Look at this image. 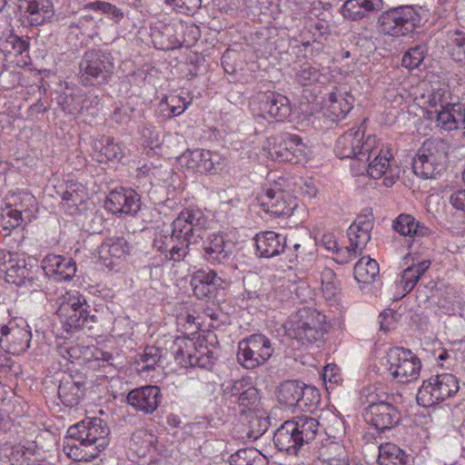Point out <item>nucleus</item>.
<instances>
[{
  "label": "nucleus",
  "instance_id": "49",
  "mask_svg": "<svg viewBox=\"0 0 465 465\" xmlns=\"http://www.w3.org/2000/svg\"><path fill=\"white\" fill-rule=\"evenodd\" d=\"M29 48V43L15 35L0 39V50L5 54H22Z\"/></svg>",
  "mask_w": 465,
  "mask_h": 465
},
{
  "label": "nucleus",
  "instance_id": "60",
  "mask_svg": "<svg viewBox=\"0 0 465 465\" xmlns=\"http://www.w3.org/2000/svg\"><path fill=\"white\" fill-rule=\"evenodd\" d=\"M167 104L173 115H180L191 104V100L187 101L182 95H170Z\"/></svg>",
  "mask_w": 465,
  "mask_h": 465
},
{
  "label": "nucleus",
  "instance_id": "3",
  "mask_svg": "<svg viewBox=\"0 0 465 465\" xmlns=\"http://www.w3.org/2000/svg\"><path fill=\"white\" fill-rule=\"evenodd\" d=\"M324 315L310 308L300 309L286 323L289 337L302 345H309L323 338L325 333Z\"/></svg>",
  "mask_w": 465,
  "mask_h": 465
},
{
  "label": "nucleus",
  "instance_id": "57",
  "mask_svg": "<svg viewBox=\"0 0 465 465\" xmlns=\"http://www.w3.org/2000/svg\"><path fill=\"white\" fill-rule=\"evenodd\" d=\"M423 50L420 46L411 48L402 57V66L413 69L418 67L423 61Z\"/></svg>",
  "mask_w": 465,
  "mask_h": 465
},
{
  "label": "nucleus",
  "instance_id": "27",
  "mask_svg": "<svg viewBox=\"0 0 465 465\" xmlns=\"http://www.w3.org/2000/svg\"><path fill=\"white\" fill-rule=\"evenodd\" d=\"M255 245L260 257L271 258L283 252L285 238L274 232L267 231L255 236Z\"/></svg>",
  "mask_w": 465,
  "mask_h": 465
},
{
  "label": "nucleus",
  "instance_id": "16",
  "mask_svg": "<svg viewBox=\"0 0 465 465\" xmlns=\"http://www.w3.org/2000/svg\"><path fill=\"white\" fill-rule=\"evenodd\" d=\"M0 334V345L6 346L12 354L23 353L30 346L31 332L25 328L19 327L13 321L1 327Z\"/></svg>",
  "mask_w": 465,
  "mask_h": 465
},
{
  "label": "nucleus",
  "instance_id": "63",
  "mask_svg": "<svg viewBox=\"0 0 465 465\" xmlns=\"http://www.w3.org/2000/svg\"><path fill=\"white\" fill-rule=\"evenodd\" d=\"M250 424L252 427L251 437L257 439L267 430L269 422L265 418L254 416L250 420Z\"/></svg>",
  "mask_w": 465,
  "mask_h": 465
},
{
  "label": "nucleus",
  "instance_id": "1",
  "mask_svg": "<svg viewBox=\"0 0 465 465\" xmlns=\"http://www.w3.org/2000/svg\"><path fill=\"white\" fill-rule=\"evenodd\" d=\"M211 221L200 209H185L172 223L171 234L160 232L153 246L169 258L179 262L185 257L190 244L203 240Z\"/></svg>",
  "mask_w": 465,
  "mask_h": 465
},
{
  "label": "nucleus",
  "instance_id": "54",
  "mask_svg": "<svg viewBox=\"0 0 465 465\" xmlns=\"http://www.w3.org/2000/svg\"><path fill=\"white\" fill-rule=\"evenodd\" d=\"M329 111L335 117H344L352 108V104L344 99L341 94L331 93L329 94Z\"/></svg>",
  "mask_w": 465,
  "mask_h": 465
},
{
  "label": "nucleus",
  "instance_id": "12",
  "mask_svg": "<svg viewBox=\"0 0 465 465\" xmlns=\"http://www.w3.org/2000/svg\"><path fill=\"white\" fill-rule=\"evenodd\" d=\"M259 116L270 121H284L291 114L289 99L278 93L266 92L256 97Z\"/></svg>",
  "mask_w": 465,
  "mask_h": 465
},
{
  "label": "nucleus",
  "instance_id": "47",
  "mask_svg": "<svg viewBox=\"0 0 465 465\" xmlns=\"http://www.w3.org/2000/svg\"><path fill=\"white\" fill-rule=\"evenodd\" d=\"M459 382L450 373L438 374V401L453 396L459 391Z\"/></svg>",
  "mask_w": 465,
  "mask_h": 465
},
{
  "label": "nucleus",
  "instance_id": "48",
  "mask_svg": "<svg viewBox=\"0 0 465 465\" xmlns=\"http://www.w3.org/2000/svg\"><path fill=\"white\" fill-rule=\"evenodd\" d=\"M322 291L326 300L335 299L340 292L336 274L333 270L325 268L321 274Z\"/></svg>",
  "mask_w": 465,
  "mask_h": 465
},
{
  "label": "nucleus",
  "instance_id": "53",
  "mask_svg": "<svg viewBox=\"0 0 465 465\" xmlns=\"http://www.w3.org/2000/svg\"><path fill=\"white\" fill-rule=\"evenodd\" d=\"M419 279V272L414 268L411 266L406 268L401 272L400 279L396 281L397 288L401 289L399 298L409 293L414 288Z\"/></svg>",
  "mask_w": 465,
  "mask_h": 465
},
{
  "label": "nucleus",
  "instance_id": "44",
  "mask_svg": "<svg viewBox=\"0 0 465 465\" xmlns=\"http://www.w3.org/2000/svg\"><path fill=\"white\" fill-rule=\"evenodd\" d=\"M76 185H70L62 195V205L71 214L78 210V206L84 202V190Z\"/></svg>",
  "mask_w": 465,
  "mask_h": 465
},
{
  "label": "nucleus",
  "instance_id": "30",
  "mask_svg": "<svg viewBox=\"0 0 465 465\" xmlns=\"http://www.w3.org/2000/svg\"><path fill=\"white\" fill-rule=\"evenodd\" d=\"M373 227L372 219L367 215H360L350 225L347 233L350 242L355 248L363 249L371 240V232Z\"/></svg>",
  "mask_w": 465,
  "mask_h": 465
},
{
  "label": "nucleus",
  "instance_id": "15",
  "mask_svg": "<svg viewBox=\"0 0 465 465\" xmlns=\"http://www.w3.org/2000/svg\"><path fill=\"white\" fill-rule=\"evenodd\" d=\"M365 143V128L362 125L353 126L338 138L335 152L340 158L354 157L360 162Z\"/></svg>",
  "mask_w": 465,
  "mask_h": 465
},
{
  "label": "nucleus",
  "instance_id": "26",
  "mask_svg": "<svg viewBox=\"0 0 465 465\" xmlns=\"http://www.w3.org/2000/svg\"><path fill=\"white\" fill-rule=\"evenodd\" d=\"M223 280L212 271L199 270L191 279V286L194 295L199 299L212 296L217 286H221Z\"/></svg>",
  "mask_w": 465,
  "mask_h": 465
},
{
  "label": "nucleus",
  "instance_id": "10",
  "mask_svg": "<svg viewBox=\"0 0 465 465\" xmlns=\"http://www.w3.org/2000/svg\"><path fill=\"white\" fill-rule=\"evenodd\" d=\"M274 349L271 340L262 334H252L238 343V362L245 369L252 370L264 364Z\"/></svg>",
  "mask_w": 465,
  "mask_h": 465
},
{
  "label": "nucleus",
  "instance_id": "7",
  "mask_svg": "<svg viewBox=\"0 0 465 465\" xmlns=\"http://www.w3.org/2000/svg\"><path fill=\"white\" fill-rule=\"evenodd\" d=\"M375 388H368L363 391L368 407L365 409L364 419L366 422L378 430L391 429L400 420V413L391 403L385 401L382 398L385 394L375 393Z\"/></svg>",
  "mask_w": 465,
  "mask_h": 465
},
{
  "label": "nucleus",
  "instance_id": "4",
  "mask_svg": "<svg viewBox=\"0 0 465 465\" xmlns=\"http://www.w3.org/2000/svg\"><path fill=\"white\" fill-rule=\"evenodd\" d=\"M114 70L112 54L102 49H88L79 63V77L84 85L103 84Z\"/></svg>",
  "mask_w": 465,
  "mask_h": 465
},
{
  "label": "nucleus",
  "instance_id": "18",
  "mask_svg": "<svg viewBox=\"0 0 465 465\" xmlns=\"http://www.w3.org/2000/svg\"><path fill=\"white\" fill-rule=\"evenodd\" d=\"M162 400L161 390L157 386L148 385L132 390L127 395V402L134 410L144 414H152Z\"/></svg>",
  "mask_w": 465,
  "mask_h": 465
},
{
  "label": "nucleus",
  "instance_id": "55",
  "mask_svg": "<svg viewBox=\"0 0 465 465\" xmlns=\"http://www.w3.org/2000/svg\"><path fill=\"white\" fill-rule=\"evenodd\" d=\"M174 346L175 350L173 353L175 360L184 366L188 365V353H192L188 351V349L194 347L193 341L187 340L185 338H178L174 341Z\"/></svg>",
  "mask_w": 465,
  "mask_h": 465
},
{
  "label": "nucleus",
  "instance_id": "20",
  "mask_svg": "<svg viewBox=\"0 0 465 465\" xmlns=\"http://www.w3.org/2000/svg\"><path fill=\"white\" fill-rule=\"evenodd\" d=\"M85 377L82 374L64 376L58 387V396L64 405L74 407L79 404L86 391Z\"/></svg>",
  "mask_w": 465,
  "mask_h": 465
},
{
  "label": "nucleus",
  "instance_id": "8",
  "mask_svg": "<svg viewBox=\"0 0 465 465\" xmlns=\"http://www.w3.org/2000/svg\"><path fill=\"white\" fill-rule=\"evenodd\" d=\"M419 23L416 11L411 6H399L383 12L378 18L381 34L400 37L412 33Z\"/></svg>",
  "mask_w": 465,
  "mask_h": 465
},
{
  "label": "nucleus",
  "instance_id": "17",
  "mask_svg": "<svg viewBox=\"0 0 465 465\" xmlns=\"http://www.w3.org/2000/svg\"><path fill=\"white\" fill-rule=\"evenodd\" d=\"M131 250V244L124 237H111L101 244L98 254L104 265L113 270L115 265L125 260Z\"/></svg>",
  "mask_w": 465,
  "mask_h": 465
},
{
  "label": "nucleus",
  "instance_id": "58",
  "mask_svg": "<svg viewBox=\"0 0 465 465\" xmlns=\"http://www.w3.org/2000/svg\"><path fill=\"white\" fill-rule=\"evenodd\" d=\"M180 13L193 14L201 7L202 0H166Z\"/></svg>",
  "mask_w": 465,
  "mask_h": 465
},
{
  "label": "nucleus",
  "instance_id": "50",
  "mask_svg": "<svg viewBox=\"0 0 465 465\" xmlns=\"http://www.w3.org/2000/svg\"><path fill=\"white\" fill-rule=\"evenodd\" d=\"M78 443L68 444L65 449L67 450V455L77 461H90L95 459L98 454L94 452L92 447H86L82 441Z\"/></svg>",
  "mask_w": 465,
  "mask_h": 465
},
{
  "label": "nucleus",
  "instance_id": "38",
  "mask_svg": "<svg viewBox=\"0 0 465 465\" xmlns=\"http://www.w3.org/2000/svg\"><path fill=\"white\" fill-rule=\"evenodd\" d=\"M36 200L35 196L27 192L20 193L14 199L15 208H9V213L26 221H29L35 208Z\"/></svg>",
  "mask_w": 465,
  "mask_h": 465
},
{
  "label": "nucleus",
  "instance_id": "9",
  "mask_svg": "<svg viewBox=\"0 0 465 465\" xmlns=\"http://www.w3.org/2000/svg\"><path fill=\"white\" fill-rule=\"evenodd\" d=\"M109 433L106 422L98 417L87 418L67 430L68 438L92 447L97 454L107 447Z\"/></svg>",
  "mask_w": 465,
  "mask_h": 465
},
{
  "label": "nucleus",
  "instance_id": "21",
  "mask_svg": "<svg viewBox=\"0 0 465 465\" xmlns=\"http://www.w3.org/2000/svg\"><path fill=\"white\" fill-rule=\"evenodd\" d=\"M413 171L423 179H433L436 172V140H426L413 160Z\"/></svg>",
  "mask_w": 465,
  "mask_h": 465
},
{
  "label": "nucleus",
  "instance_id": "6",
  "mask_svg": "<svg viewBox=\"0 0 465 465\" xmlns=\"http://www.w3.org/2000/svg\"><path fill=\"white\" fill-rule=\"evenodd\" d=\"M438 104L441 107L438 111V128L452 131L465 124V109L459 95L454 94L449 84L441 81H438Z\"/></svg>",
  "mask_w": 465,
  "mask_h": 465
},
{
  "label": "nucleus",
  "instance_id": "64",
  "mask_svg": "<svg viewBox=\"0 0 465 465\" xmlns=\"http://www.w3.org/2000/svg\"><path fill=\"white\" fill-rule=\"evenodd\" d=\"M450 204L465 213V189L452 191L448 196Z\"/></svg>",
  "mask_w": 465,
  "mask_h": 465
},
{
  "label": "nucleus",
  "instance_id": "46",
  "mask_svg": "<svg viewBox=\"0 0 465 465\" xmlns=\"http://www.w3.org/2000/svg\"><path fill=\"white\" fill-rule=\"evenodd\" d=\"M193 353H188V365L192 367H200L210 369L214 364V356L207 347L200 346L194 348Z\"/></svg>",
  "mask_w": 465,
  "mask_h": 465
},
{
  "label": "nucleus",
  "instance_id": "39",
  "mask_svg": "<svg viewBox=\"0 0 465 465\" xmlns=\"http://www.w3.org/2000/svg\"><path fill=\"white\" fill-rule=\"evenodd\" d=\"M378 462L380 465H406L408 457L397 445L388 442L379 447Z\"/></svg>",
  "mask_w": 465,
  "mask_h": 465
},
{
  "label": "nucleus",
  "instance_id": "5",
  "mask_svg": "<svg viewBox=\"0 0 465 465\" xmlns=\"http://www.w3.org/2000/svg\"><path fill=\"white\" fill-rule=\"evenodd\" d=\"M386 370L391 380L407 384L416 381L421 368L420 359L409 349L391 348L385 357Z\"/></svg>",
  "mask_w": 465,
  "mask_h": 465
},
{
  "label": "nucleus",
  "instance_id": "33",
  "mask_svg": "<svg viewBox=\"0 0 465 465\" xmlns=\"http://www.w3.org/2000/svg\"><path fill=\"white\" fill-rule=\"evenodd\" d=\"M296 433H298L299 445L301 450L310 447L316 439L319 432V421L311 416H297L292 418Z\"/></svg>",
  "mask_w": 465,
  "mask_h": 465
},
{
  "label": "nucleus",
  "instance_id": "14",
  "mask_svg": "<svg viewBox=\"0 0 465 465\" xmlns=\"http://www.w3.org/2000/svg\"><path fill=\"white\" fill-rule=\"evenodd\" d=\"M104 206L112 213L135 214L140 210V197L132 189H115L108 194Z\"/></svg>",
  "mask_w": 465,
  "mask_h": 465
},
{
  "label": "nucleus",
  "instance_id": "24",
  "mask_svg": "<svg viewBox=\"0 0 465 465\" xmlns=\"http://www.w3.org/2000/svg\"><path fill=\"white\" fill-rule=\"evenodd\" d=\"M293 419L284 421L274 432L273 442L276 448L288 455L298 456L302 451L298 433L295 432Z\"/></svg>",
  "mask_w": 465,
  "mask_h": 465
},
{
  "label": "nucleus",
  "instance_id": "23",
  "mask_svg": "<svg viewBox=\"0 0 465 465\" xmlns=\"http://www.w3.org/2000/svg\"><path fill=\"white\" fill-rule=\"evenodd\" d=\"M42 268L47 276L58 282L70 280L76 272L75 263L71 259L56 254L46 255L42 261Z\"/></svg>",
  "mask_w": 465,
  "mask_h": 465
},
{
  "label": "nucleus",
  "instance_id": "31",
  "mask_svg": "<svg viewBox=\"0 0 465 465\" xmlns=\"http://www.w3.org/2000/svg\"><path fill=\"white\" fill-rule=\"evenodd\" d=\"M382 0H347L341 13L346 19L358 21L364 18L369 12L381 10Z\"/></svg>",
  "mask_w": 465,
  "mask_h": 465
},
{
  "label": "nucleus",
  "instance_id": "25",
  "mask_svg": "<svg viewBox=\"0 0 465 465\" xmlns=\"http://www.w3.org/2000/svg\"><path fill=\"white\" fill-rule=\"evenodd\" d=\"M25 17L32 26L43 25L52 20L54 6L52 0H24Z\"/></svg>",
  "mask_w": 465,
  "mask_h": 465
},
{
  "label": "nucleus",
  "instance_id": "32",
  "mask_svg": "<svg viewBox=\"0 0 465 465\" xmlns=\"http://www.w3.org/2000/svg\"><path fill=\"white\" fill-rule=\"evenodd\" d=\"M392 228L401 235L409 237H425L431 230L424 223L416 221L411 214L401 213L393 222Z\"/></svg>",
  "mask_w": 465,
  "mask_h": 465
},
{
  "label": "nucleus",
  "instance_id": "40",
  "mask_svg": "<svg viewBox=\"0 0 465 465\" xmlns=\"http://www.w3.org/2000/svg\"><path fill=\"white\" fill-rule=\"evenodd\" d=\"M379 272L378 262L370 257H361L354 266V277L359 282L371 283Z\"/></svg>",
  "mask_w": 465,
  "mask_h": 465
},
{
  "label": "nucleus",
  "instance_id": "45",
  "mask_svg": "<svg viewBox=\"0 0 465 465\" xmlns=\"http://www.w3.org/2000/svg\"><path fill=\"white\" fill-rule=\"evenodd\" d=\"M436 379L430 378L425 381L417 393V402L426 409L434 411L436 406Z\"/></svg>",
  "mask_w": 465,
  "mask_h": 465
},
{
  "label": "nucleus",
  "instance_id": "29",
  "mask_svg": "<svg viewBox=\"0 0 465 465\" xmlns=\"http://www.w3.org/2000/svg\"><path fill=\"white\" fill-rule=\"evenodd\" d=\"M299 143V136L294 134H286L279 143H270L267 155L273 161L288 162L297 164V157L301 156V151L296 150L297 155L290 153L288 150L292 149L293 146Z\"/></svg>",
  "mask_w": 465,
  "mask_h": 465
},
{
  "label": "nucleus",
  "instance_id": "11",
  "mask_svg": "<svg viewBox=\"0 0 465 465\" xmlns=\"http://www.w3.org/2000/svg\"><path fill=\"white\" fill-rule=\"evenodd\" d=\"M180 162L188 169L202 173H216L225 166V159L222 154L203 149L186 151Z\"/></svg>",
  "mask_w": 465,
  "mask_h": 465
},
{
  "label": "nucleus",
  "instance_id": "19",
  "mask_svg": "<svg viewBox=\"0 0 465 465\" xmlns=\"http://www.w3.org/2000/svg\"><path fill=\"white\" fill-rule=\"evenodd\" d=\"M232 243L219 232L209 233L203 240V256L211 263H227L232 253Z\"/></svg>",
  "mask_w": 465,
  "mask_h": 465
},
{
  "label": "nucleus",
  "instance_id": "22",
  "mask_svg": "<svg viewBox=\"0 0 465 465\" xmlns=\"http://www.w3.org/2000/svg\"><path fill=\"white\" fill-rule=\"evenodd\" d=\"M0 271L5 272L7 282L18 286L32 279V272L27 267L25 260L12 258L10 253L4 251H0Z\"/></svg>",
  "mask_w": 465,
  "mask_h": 465
},
{
  "label": "nucleus",
  "instance_id": "36",
  "mask_svg": "<svg viewBox=\"0 0 465 465\" xmlns=\"http://www.w3.org/2000/svg\"><path fill=\"white\" fill-rule=\"evenodd\" d=\"M66 331H75L80 329L87 328L91 330L95 322V316L91 315L88 308H78L73 312H67L65 315H57Z\"/></svg>",
  "mask_w": 465,
  "mask_h": 465
},
{
  "label": "nucleus",
  "instance_id": "13",
  "mask_svg": "<svg viewBox=\"0 0 465 465\" xmlns=\"http://www.w3.org/2000/svg\"><path fill=\"white\" fill-rule=\"evenodd\" d=\"M261 206L266 213L275 216H289L297 208L296 199L282 190L267 188L260 196Z\"/></svg>",
  "mask_w": 465,
  "mask_h": 465
},
{
  "label": "nucleus",
  "instance_id": "37",
  "mask_svg": "<svg viewBox=\"0 0 465 465\" xmlns=\"http://www.w3.org/2000/svg\"><path fill=\"white\" fill-rule=\"evenodd\" d=\"M94 149L98 153L97 161L104 162V160L120 161L124 155V147L115 143L114 138L104 137L94 143Z\"/></svg>",
  "mask_w": 465,
  "mask_h": 465
},
{
  "label": "nucleus",
  "instance_id": "61",
  "mask_svg": "<svg viewBox=\"0 0 465 465\" xmlns=\"http://www.w3.org/2000/svg\"><path fill=\"white\" fill-rule=\"evenodd\" d=\"M94 9L102 11L104 14H107L112 19L119 21L124 17V13L121 9L115 5L107 2H95L93 4Z\"/></svg>",
  "mask_w": 465,
  "mask_h": 465
},
{
  "label": "nucleus",
  "instance_id": "41",
  "mask_svg": "<svg viewBox=\"0 0 465 465\" xmlns=\"http://www.w3.org/2000/svg\"><path fill=\"white\" fill-rule=\"evenodd\" d=\"M57 315H65L67 312H73L78 308H88V304L83 295L77 291H68L58 299Z\"/></svg>",
  "mask_w": 465,
  "mask_h": 465
},
{
  "label": "nucleus",
  "instance_id": "42",
  "mask_svg": "<svg viewBox=\"0 0 465 465\" xmlns=\"http://www.w3.org/2000/svg\"><path fill=\"white\" fill-rule=\"evenodd\" d=\"M231 465H265V457L255 448L239 450L230 457Z\"/></svg>",
  "mask_w": 465,
  "mask_h": 465
},
{
  "label": "nucleus",
  "instance_id": "28",
  "mask_svg": "<svg viewBox=\"0 0 465 465\" xmlns=\"http://www.w3.org/2000/svg\"><path fill=\"white\" fill-rule=\"evenodd\" d=\"M441 53L455 62L465 59V33L454 29L442 32Z\"/></svg>",
  "mask_w": 465,
  "mask_h": 465
},
{
  "label": "nucleus",
  "instance_id": "35",
  "mask_svg": "<svg viewBox=\"0 0 465 465\" xmlns=\"http://www.w3.org/2000/svg\"><path fill=\"white\" fill-rule=\"evenodd\" d=\"M231 398L232 402L238 403L243 409H251L258 402L259 392L254 386L243 380H239L231 387Z\"/></svg>",
  "mask_w": 465,
  "mask_h": 465
},
{
  "label": "nucleus",
  "instance_id": "56",
  "mask_svg": "<svg viewBox=\"0 0 465 465\" xmlns=\"http://www.w3.org/2000/svg\"><path fill=\"white\" fill-rule=\"evenodd\" d=\"M361 252V249L355 248V246L350 242V246L344 248L337 247L333 252L335 255L333 259L340 264H346L355 259Z\"/></svg>",
  "mask_w": 465,
  "mask_h": 465
},
{
  "label": "nucleus",
  "instance_id": "34",
  "mask_svg": "<svg viewBox=\"0 0 465 465\" xmlns=\"http://www.w3.org/2000/svg\"><path fill=\"white\" fill-rule=\"evenodd\" d=\"M304 397V383L286 381L281 383L277 391V400L285 408L300 407Z\"/></svg>",
  "mask_w": 465,
  "mask_h": 465
},
{
  "label": "nucleus",
  "instance_id": "59",
  "mask_svg": "<svg viewBox=\"0 0 465 465\" xmlns=\"http://www.w3.org/2000/svg\"><path fill=\"white\" fill-rule=\"evenodd\" d=\"M320 402L319 391L313 387L306 386L304 384V397L300 402V408H316Z\"/></svg>",
  "mask_w": 465,
  "mask_h": 465
},
{
  "label": "nucleus",
  "instance_id": "62",
  "mask_svg": "<svg viewBox=\"0 0 465 465\" xmlns=\"http://www.w3.org/2000/svg\"><path fill=\"white\" fill-rule=\"evenodd\" d=\"M435 289H436V282H430L428 285H422L420 284L418 287L417 290V298L419 300L420 303L426 304L427 302H430V299H433L435 296Z\"/></svg>",
  "mask_w": 465,
  "mask_h": 465
},
{
  "label": "nucleus",
  "instance_id": "51",
  "mask_svg": "<svg viewBox=\"0 0 465 465\" xmlns=\"http://www.w3.org/2000/svg\"><path fill=\"white\" fill-rule=\"evenodd\" d=\"M162 358L161 350L155 346H147L143 352L139 355L138 364H142L140 371H147L154 369Z\"/></svg>",
  "mask_w": 465,
  "mask_h": 465
},
{
  "label": "nucleus",
  "instance_id": "52",
  "mask_svg": "<svg viewBox=\"0 0 465 465\" xmlns=\"http://www.w3.org/2000/svg\"><path fill=\"white\" fill-rule=\"evenodd\" d=\"M322 74L318 66L305 63L296 73L295 79L302 85H311L320 80Z\"/></svg>",
  "mask_w": 465,
  "mask_h": 465
},
{
  "label": "nucleus",
  "instance_id": "43",
  "mask_svg": "<svg viewBox=\"0 0 465 465\" xmlns=\"http://www.w3.org/2000/svg\"><path fill=\"white\" fill-rule=\"evenodd\" d=\"M316 448L318 449L317 457L322 460V462H331L332 460H346L343 447L330 439L322 441Z\"/></svg>",
  "mask_w": 465,
  "mask_h": 465
},
{
  "label": "nucleus",
  "instance_id": "2",
  "mask_svg": "<svg viewBox=\"0 0 465 465\" xmlns=\"http://www.w3.org/2000/svg\"><path fill=\"white\" fill-rule=\"evenodd\" d=\"M362 169L373 179L383 177V184L391 187L399 177V169L392 166L393 158L389 150L384 149L375 135L366 136V143L361 152Z\"/></svg>",
  "mask_w": 465,
  "mask_h": 465
}]
</instances>
